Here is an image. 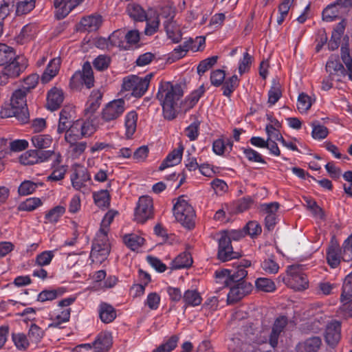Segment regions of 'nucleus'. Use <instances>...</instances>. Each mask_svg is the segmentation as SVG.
Masks as SVG:
<instances>
[{
  "mask_svg": "<svg viewBox=\"0 0 352 352\" xmlns=\"http://www.w3.org/2000/svg\"><path fill=\"white\" fill-rule=\"evenodd\" d=\"M118 214V212L116 210H109L103 217L100 228L96 233L90 253V258L92 263L96 265L104 262L109 254L111 247L107 233L110 224Z\"/></svg>",
  "mask_w": 352,
  "mask_h": 352,
  "instance_id": "1",
  "label": "nucleus"
},
{
  "mask_svg": "<svg viewBox=\"0 0 352 352\" xmlns=\"http://www.w3.org/2000/svg\"><path fill=\"white\" fill-rule=\"evenodd\" d=\"M183 94L182 87L178 83L163 82L160 85L157 97L162 107L165 118L173 120L175 118Z\"/></svg>",
  "mask_w": 352,
  "mask_h": 352,
  "instance_id": "2",
  "label": "nucleus"
},
{
  "mask_svg": "<svg viewBox=\"0 0 352 352\" xmlns=\"http://www.w3.org/2000/svg\"><path fill=\"white\" fill-rule=\"evenodd\" d=\"M127 13L135 21H143L146 20V26L144 32L146 35H152L156 32L159 28L160 19L155 15V12L151 10L148 15L139 6L134 3L129 4Z\"/></svg>",
  "mask_w": 352,
  "mask_h": 352,
  "instance_id": "3",
  "label": "nucleus"
},
{
  "mask_svg": "<svg viewBox=\"0 0 352 352\" xmlns=\"http://www.w3.org/2000/svg\"><path fill=\"white\" fill-rule=\"evenodd\" d=\"M27 92L25 89H19L14 91L10 99V109L9 117H16L22 124L29 120V113L26 100Z\"/></svg>",
  "mask_w": 352,
  "mask_h": 352,
  "instance_id": "4",
  "label": "nucleus"
},
{
  "mask_svg": "<svg viewBox=\"0 0 352 352\" xmlns=\"http://www.w3.org/2000/svg\"><path fill=\"white\" fill-rule=\"evenodd\" d=\"M153 74H148L144 78L135 75L129 76L123 79L122 91L127 92L126 96L141 97L146 91Z\"/></svg>",
  "mask_w": 352,
  "mask_h": 352,
  "instance_id": "5",
  "label": "nucleus"
},
{
  "mask_svg": "<svg viewBox=\"0 0 352 352\" xmlns=\"http://www.w3.org/2000/svg\"><path fill=\"white\" fill-rule=\"evenodd\" d=\"M173 214L175 219L183 226L189 229L194 226L195 210L184 197L178 198L174 205Z\"/></svg>",
  "mask_w": 352,
  "mask_h": 352,
  "instance_id": "6",
  "label": "nucleus"
},
{
  "mask_svg": "<svg viewBox=\"0 0 352 352\" xmlns=\"http://www.w3.org/2000/svg\"><path fill=\"white\" fill-rule=\"evenodd\" d=\"M75 300L74 298H67L58 302L56 309L50 314V320L52 323L49 327H58L62 323L69 321L70 318L71 309L68 307Z\"/></svg>",
  "mask_w": 352,
  "mask_h": 352,
  "instance_id": "7",
  "label": "nucleus"
},
{
  "mask_svg": "<svg viewBox=\"0 0 352 352\" xmlns=\"http://www.w3.org/2000/svg\"><path fill=\"white\" fill-rule=\"evenodd\" d=\"M3 68V73L0 75V85L7 82L8 78H15L25 70L28 66V60L22 56H14Z\"/></svg>",
  "mask_w": 352,
  "mask_h": 352,
  "instance_id": "8",
  "label": "nucleus"
},
{
  "mask_svg": "<svg viewBox=\"0 0 352 352\" xmlns=\"http://www.w3.org/2000/svg\"><path fill=\"white\" fill-rule=\"evenodd\" d=\"M126 108L123 99H116L106 104L102 109L100 116L104 122H111L119 118Z\"/></svg>",
  "mask_w": 352,
  "mask_h": 352,
  "instance_id": "9",
  "label": "nucleus"
},
{
  "mask_svg": "<svg viewBox=\"0 0 352 352\" xmlns=\"http://www.w3.org/2000/svg\"><path fill=\"white\" fill-rule=\"evenodd\" d=\"M70 179L74 189L82 191L91 181V175L85 167L76 164L73 166Z\"/></svg>",
  "mask_w": 352,
  "mask_h": 352,
  "instance_id": "10",
  "label": "nucleus"
},
{
  "mask_svg": "<svg viewBox=\"0 0 352 352\" xmlns=\"http://www.w3.org/2000/svg\"><path fill=\"white\" fill-rule=\"evenodd\" d=\"M153 214V199L148 196L140 197L135 210V219L139 223H144Z\"/></svg>",
  "mask_w": 352,
  "mask_h": 352,
  "instance_id": "11",
  "label": "nucleus"
},
{
  "mask_svg": "<svg viewBox=\"0 0 352 352\" xmlns=\"http://www.w3.org/2000/svg\"><path fill=\"white\" fill-rule=\"evenodd\" d=\"M287 274L289 276L287 284L293 289L302 291L308 287L309 281L307 276L300 273L296 267L291 266L288 267Z\"/></svg>",
  "mask_w": 352,
  "mask_h": 352,
  "instance_id": "12",
  "label": "nucleus"
},
{
  "mask_svg": "<svg viewBox=\"0 0 352 352\" xmlns=\"http://www.w3.org/2000/svg\"><path fill=\"white\" fill-rule=\"evenodd\" d=\"M324 338L327 345L336 346L341 338V324L339 321L331 320L329 322L324 331Z\"/></svg>",
  "mask_w": 352,
  "mask_h": 352,
  "instance_id": "13",
  "label": "nucleus"
},
{
  "mask_svg": "<svg viewBox=\"0 0 352 352\" xmlns=\"http://www.w3.org/2000/svg\"><path fill=\"white\" fill-rule=\"evenodd\" d=\"M252 290V285L246 281L232 283L228 294L227 300L229 304L236 302L248 295Z\"/></svg>",
  "mask_w": 352,
  "mask_h": 352,
  "instance_id": "14",
  "label": "nucleus"
},
{
  "mask_svg": "<svg viewBox=\"0 0 352 352\" xmlns=\"http://www.w3.org/2000/svg\"><path fill=\"white\" fill-rule=\"evenodd\" d=\"M84 0H54L55 14L60 19L67 16L70 12Z\"/></svg>",
  "mask_w": 352,
  "mask_h": 352,
  "instance_id": "15",
  "label": "nucleus"
},
{
  "mask_svg": "<svg viewBox=\"0 0 352 352\" xmlns=\"http://www.w3.org/2000/svg\"><path fill=\"white\" fill-rule=\"evenodd\" d=\"M238 256V254L232 251L230 237L223 234L219 241L218 258L222 261H226Z\"/></svg>",
  "mask_w": 352,
  "mask_h": 352,
  "instance_id": "16",
  "label": "nucleus"
},
{
  "mask_svg": "<svg viewBox=\"0 0 352 352\" xmlns=\"http://www.w3.org/2000/svg\"><path fill=\"white\" fill-rule=\"evenodd\" d=\"M322 346V342L318 336H311L300 342L296 346L298 352H318Z\"/></svg>",
  "mask_w": 352,
  "mask_h": 352,
  "instance_id": "17",
  "label": "nucleus"
},
{
  "mask_svg": "<svg viewBox=\"0 0 352 352\" xmlns=\"http://www.w3.org/2000/svg\"><path fill=\"white\" fill-rule=\"evenodd\" d=\"M184 146L179 144L177 148L173 149L160 164L159 169L163 170L166 168L179 164L182 159Z\"/></svg>",
  "mask_w": 352,
  "mask_h": 352,
  "instance_id": "18",
  "label": "nucleus"
},
{
  "mask_svg": "<svg viewBox=\"0 0 352 352\" xmlns=\"http://www.w3.org/2000/svg\"><path fill=\"white\" fill-rule=\"evenodd\" d=\"M287 322V320L284 316L279 317L275 320L269 336V343L272 347L274 348L277 346L279 336L286 326Z\"/></svg>",
  "mask_w": 352,
  "mask_h": 352,
  "instance_id": "19",
  "label": "nucleus"
},
{
  "mask_svg": "<svg viewBox=\"0 0 352 352\" xmlns=\"http://www.w3.org/2000/svg\"><path fill=\"white\" fill-rule=\"evenodd\" d=\"M92 344L94 352H107L112 344L111 333L107 331L100 333Z\"/></svg>",
  "mask_w": 352,
  "mask_h": 352,
  "instance_id": "20",
  "label": "nucleus"
},
{
  "mask_svg": "<svg viewBox=\"0 0 352 352\" xmlns=\"http://www.w3.org/2000/svg\"><path fill=\"white\" fill-rule=\"evenodd\" d=\"M60 66V59L59 58L52 59L41 76V82L46 84L51 81L58 74Z\"/></svg>",
  "mask_w": 352,
  "mask_h": 352,
  "instance_id": "21",
  "label": "nucleus"
},
{
  "mask_svg": "<svg viewBox=\"0 0 352 352\" xmlns=\"http://www.w3.org/2000/svg\"><path fill=\"white\" fill-rule=\"evenodd\" d=\"M80 78L87 88H91L94 86V76L92 68L89 63H84L82 72H76L72 76V80H77Z\"/></svg>",
  "mask_w": 352,
  "mask_h": 352,
  "instance_id": "22",
  "label": "nucleus"
},
{
  "mask_svg": "<svg viewBox=\"0 0 352 352\" xmlns=\"http://www.w3.org/2000/svg\"><path fill=\"white\" fill-rule=\"evenodd\" d=\"M63 92L56 87L52 88L47 94V107L51 111L56 110L63 101Z\"/></svg>",
  "mask_w": 352,
  "mask_h": 352,
  "instance_id": "23",
  "label": "nucleus"
},
{
  "mask_svg": "<svg viewBox=\"0 0 352 352\" xmlns=\"http://www.w3.org/2000/svg\"><path fill=\"white\" fill-rule=\"evenodd\" d=\"M343 8L338 4L336 1L335 3L327 6L322 11V20L326 22H331L338 18L343 12Z\"/></svg>",
  "mask_w": 352,
  "mask_h": 352,
  "instance_id": "24",
  "label": "nucleus"
},
{
  "mask_svg": "<svg viewBox=\"0 0 352 352\" xmlns=\"http://www.w3.org/2000/svg\"><path fill=\"white\" fill-rule=\"evenodd\" d=\"M204 88L201 86L199 89L192 91L188 96L186 98L184 101L180 103L179 111H187L192 108L199 101V98L204 93Z\"/></svg>",
  "mask_w": 352,
  "mask_h": 352,
  "instance_id": "25",
  "label": "nucleus"
},
{
  "mask_svg": "<svg viewBox=\"0 0 352 352\" xmlns=\"http://www.w3.org/2000/svg\"><path fill=\"white\" fill-rule=\"evenodd\" d=\"M102 19L100 15H89L80 21L82 30L88 32L97 30L102 25Z\"/></svg>",
  "mask_w": 352,
  "mask_h": 352,
  "instance_id": "26",
  "label": "nucleus"
},
{
  "mask_svg": "<svg viewBox=\"0 0 352 352\" xmlns=\"http://www.w3.org/2000/svg\"><path fill=\"white\" fill-rule=\"evenodd\" d=\"M99 316L104 323H110L116 318V309L109 304L102 302L98 308Z\"/></svg>",
  "mask_w": 352,
  "mask_h": 352,
  "instance_id": "27",
  "label": "nucleus"
},
{
  "mask_svg": "<svg viewBox=\"0 0 352 352\" xmlns=\"http://www.w3.org/2000/svg\"><path fill=\"white\" fill-rule=\"evenodd\" d=\"M53 141L52 137L48 134H36L31 138L32 146L39 150L50 148Z\"/></svg>",
  "mask_w": 352,
  "mask_h": 352,
  "instance_id": "28",
  "label": "nucleus"
},
{
  "mask_svg": "<svg viewBox=\"0 0 352 352\" xmlns=\"http://www.w3.org/2000/svg\"><path fill=\"white\" fill-rule=\"evenodd\" d=\"M164 23L168 38L174 43L179 42L182 38V34L177 22L173 20L164 21Z\"/></svg>",
  "mask_w": 352,
  "mask_h": 352,
  "instance_id": "29",
  "label": "nucleus"
},
{
  "mask_svg": "<svg viewBox=\"0 0 352 352\" xmlns=\"http://www.w3.org/2000/svg\"><path fill=\"white\" fill-rule=\"evenodd\" d=\"M326 70L330 76H336L344 74V66L339 60L337 56H331L326 64Z\"/></svg>",
  "mask_w": 352,
  "mask_h": 352,
  "instance_id": "30",
  "label": "nucleus"
},
{
  "mask_svg": "<svg viewBox=\"0 0 352 352\" xmlns=\"http://www.w3.org/2000/svg\"><path fill=\"white\" fill-rule=\"evenodd\" d=\"M79 120L73 122L70 127L65 131V140L68 143H74L83 137Z\"/></svg>",
  "mask_w": 352,
  "mask_h": 352,
  "instance_id": "31",
  "label": "nucleus"
},
{
  "mask_svg": "<svg viewBox=\"0 0 352 352\" xmlns=\"http://www.w3.org/2000/svg\"><path fill=\"white\" fill-rule=\"evenodd\" d=\"M183 301L186 307H196L201 303L202 298L195 289H188L183 295Z\"/></svg>",
  "mask_w": 352,
  "mask_h": 352,
  "instance_id": "32",
  "label": "nucleus"
},
{
  "mask_svg": "<svg viewBox=\"0 0 352 352\" xmlns=\"http://www.w3.org/2000/svg\"><path fill=\"white\" fill-rule=\"evenodd\" d=\"M179 340V337L178 335H173L165 339L164 342L154 349L152 352H171L177 346Z\"/></svg>",
  "mask_w": 352,
  "mask_h": 352,
  "instance_id": "33",
  "label": "nucleus"
},
{
  "mask_svg": "<svg viewBox=\"0 0 352 352\" xmlns=\"http://www.w3.org/2000/svg\"><path fill=\"white\" fill-rule=\"evenodd\" d=\"M192 263V258L188 252H183L179 254L171 263L173 270L190 267Z\"/></svg>",
  "mask_w": 352,
  "mask_h": 352,
  "instance_id": "34",
  "label": "nucleus"
},
{
  "mask_svg": "<svg viewBox=\"0 0 352 352\" xmlns=\"http://www.w3.org/2000/svg\"><path fill=\"white\" fill-rule=\"evenodd\" d=\"M102 94L98 91H93L86 104L85 111L87 113L93 114L100 107Z\"/></svg>",
  "mask_w": 352,
  "mask_h": 352,
  "instance_id": "35",
  "label": "nucleus"
},
{
  "mask_svg": "<svg viewBox=\"0 0 352 352\" xmlns=\"http://www.w3.org/2000/svg\"><path fill=\"white\" fill-rule=\"evenodd\" d=\"M125 32L123 30H116L109 36V42L111 45L118 47L120 49L128 50V45L125 43Z\"/></svg>",
  "mask_w": 352,
  "mask_h": 352,
  "instance_id": "36",
  "label": "nucleus"
},
{
  "mask_svg": "<svg viewBox=\"0 0 352 352\" xmlns=\"http://www.w3.org/2000/svg\"><path fill=\"white\" fill-rule=\"evenodd\" d=\"M138 114L135 111L129 112L125 116L126 135L131 138L135 133L137 126Z\"/></svg>",
  "mask_w": 352,
  "mask_h": 352,
  "instance_id": "37",
  "label": "nucleus"
},
{
  "mask_svg": "<svg viewBox=\"0 0 352 352\" xmlns=\"http://www.w3.org/2000/svg\"><path fill=\"white\" fill-rule=\"evenodd\" d=\"M314 100L311 96L305 93H300L298 96L297 100V109L298 111L303 114L306 113L311 108Z\"/></svg>",
  "mask_w": 352,
  "mask_h": 352,
  "instance_id": "38",
  "label": "nucleus"
},
{
  "mask_svg": "<svg viewBox=\"0 0 352 352\" xmlns=\"http://www.w3.org/2000/svg\"><path fill=\"white\" fill-rule=\"evenodd\" d=\"M65 212V207L63 206H56L50 210L45 215L46 223H55L58 222L60 218Z\"/></svg>",
  "mask_w": 352,
  "mask_h": 352,
  "instance_id": "39",
  "label": "nucleus"
},
{
  "mask_svg": "<svg viewBox=\"0 0 352 352\" xmlns=\"http://www.w3.org/2000/svg\"><path fill=\"white\" fill-rule=\"evenodd\" d=\"M327 260L328 264L335 268L338 266L342 259V252L338 248L331 247L327 252Z\"/></svg>",
  "mask_w": 352,
  "mask_h": 352,
  "instance_id": "40",
  "label": "nucleus"
},
{
  "mask_svg": "<svg viewBox=\"0 0 352 352\" xmlns=\"http://www.w3.org/2000/svg\"><path fill=\"white\" fill-rule=\"evenodd\" d=\"M43 185L42 182L25 180L19 186L18 192L20 195L27 196L32 194L38 186H42Z\"/></svg>",
  "mask_w": 352,
  "mask_h": 352,
  "instance_id": "41",
  "label": "nucleus"
},
{
  "mask_svg": "<svg viewBox=\"0 0 352 352\" xmlns=\"http://www.w3.org/2000/svg\"><path fill=\"white\" fill-rule=\"evenodd\" d=\"M241 149L248 161L263 164L266 163L262 155L251 147H242Z\"/></svg>",
  "mask_w": 352,
  "mask_h": 352,
  "instance_id": "42",
  "label": "nucleus"
},
{
  "mask_svg": "<svg viewBox=\"0 0 352 352\" xmlns=\"http://www.w3.org/2000/svg\"><path fill=\"white\" fill-rule=\"evenodd\" d=\"M14 56L15 52L12 47L0 43V66L8 64Z\"/></svg>",
  "mask_w": 352,
  "mask_h": 352,
  "instance_id": "43",
  "label": "nucleus"
},
{
  "mask_svg": "<svg viewBox=\"0 0 352 352\" xmlns=\"http://www.w3.org/2000/svg\"><path fill=\"white\" fill-rule=\"evenodd\" d=\"M43 204L38 197H30L19 204L18 210L20 211H33Z\"/></svg>",
  "mask_w": 352,
  "mask_h": 352,
  "instance_id": "44",
  "label": "nucleus"
},
{
  "mask_svg": "<svg viewBox=\"0 0 352 352\" xmlns=\"http://www.w3.org/2000/svg\"><path fill=\"white\" fill-rule=\"evenodd\" d=\"M124 243L132 250H136L140 248L144 241V238L136 234H129L124 236Z\"/></svg>",
  "mask_w": 352,
  "mask_h": 352,
  "instance_id": "45",
  "label": "nucleus"
},
{
  "mask_svg": "<svg viewBox=\"0 0 352 352\" xmlns=\"http://www.w3.org/2000/svg\"><path fill=\"white\" fill-rule=\"evenodd\" d=\"M232 142L229 139H217L213 142L212 150L219 155H223L226 151L231 150Z\"/></svg>",
  "mask_w": 352,
  "mask_h": 352,
  "instance_id": "46",
  "label": "nucleus"
},
{
  "mask_svg": "<svg viewBox=\"0 0 352 352\" xmlns=\"http://www.w3.org/2000/svg\"><path fill=\"white\" fill-rule=\"evenodd\" d=\"M294 0H283L278 8V15L277 16V23L280 25L285 21L289 14V11L293 5Z\"/></svg>",
  "mask_w": 352,
  "mask_h": 352,
  "instance_id": "47",
  "label": "nucleus"
},
{
  "mask_svg": "<svg viewBox=\"0 0 352 352\" xmlns=\"http://www.w3.org/2000/svg\"><path fill=\"white\" fill-rule=\"evenodd\" d=\"M351 298H352V272L344 280L340 300L347 302Z\"/></svg>",
  "mask_w": 352,
  "mask_h": 352,
  "instance_id": "48",
  "label": "nucleus"
},
{
  "mask_svg": "<svg viewBox=\"0 0 352 352\" xmlns=\"http://www.w3.org/2000/svg\"><path fill=\"white\" fill-rule=\"evenodd\" d=\"M239 78L236 75L226 79L223 85V94L225 96L230 97L235 89L238 87Z\"/></svg>",
  "mask_w": 352,
  "mask_h": 352,
  "instance_id": "49",
  "label": "nucleus"
},
{
  "mask_svg": "<svg viewBox=\"0 0 352 352\" xmlns=\"http://www.w3.org/2000/svg\"><path fill=\"white\" fill-rule=\"evenodd\" d=\"M71 115L66 109L61 111L60 113L59 122L58 124L57 132L61 134L65 132L72 125L71 124Z\"/></svg>",
  "mask_w": 352,
  "mask_h": 352,
  "instance_id": "50",
  "label": "nucleus"
},
{
  "mask_svg": "<svg viewBox=\"0 0 352 352\" xmlns=\"http://www.w3.org/2000/svg\"><path fill=\"white\" fill-rule=\"evenodd\" d=\"M94 203L100 208H105L109 205L110 196L107 190H101L94 193Z\"/></svg>",
  "mask_w": 352,
  "mask_h": 352,
  "instance_id": "51",
  "label": "nucleus"
},
{
  "mask_svg": "<svg viewBox=\"0 0 352 352\" xmlns=\"http://www.w3.org/2000/svg\"><path fill=\"white\" fill-rule=\"evenodd\" d=\"M255 285L258 290L264 292H272L276 289L275 283L267 278H258L255 281Z\"/></svg>",
  "mask_w": 352,
  "mask_h": 352,
  "instance_id": "52",
  "label": "nucleus"
},
{
  "mask_svg": "<svg viewBox=\"0 0 352 352\" xmlns=\"http://www.w3.org/2000/svg\"><path fill=\"white\" fill-rule=\"evenodd\" d=\"M311 126L312 127L311 136L314 139L321 140L328 135L329 130L325 126L318 122H312Z\"/></svg>",
  "mask_w": 352,
  "mask_h": 352,
  "instance_id": "53",
  "label": "nucleus"
},
{
  "mask_svg": "<svg viewBox=\"0 0 352 352\" xmlns=\"http://www.w3.org/2000/svg\"><path fill=\"white\" fill-rule=\"evenodd\" d=\"M215 278L217 283L225 286H231L233 283L231 271L229 270L224 269L216 271Z\"/></svg>",
  "mask_w": 352,
  "mask_h": 352,
  "instance_id": "54",
  "label": "nucleus"
},
{
  "mask_svg": "<svg viewBox=\"0 0 352 352\" xmlns=\"http://www.w3.org/2000/svg\"><path fill=\"white\" fill-rule=\"evenodd\" d=\"M38 164L48 161L52 156L56 157L55 162L59 164L61 162V155L59 153L55 152L54 150L38 151Z\"/></svg>",
  "mask_w": 352,
  "mask_h": 352,
  "instance_id": "55",
  "label": "nucleus"
},
{
  "mask_svg": "<svg viewBox=\"0 0 352 352\" xmlns=\"http://www.w3.org/2000/svg\"><path fill=\"white\" fill-rule=\"evenodd\" d=\"M36 0H23L19 1L16 4V12L19 15H23L29 13L34 8Z\"/></svg>",
  "mask_w": 352,
  "mask_h": 352,
  "instance_id": "56",
  "label": "nucleus"
},
{
  "mask_svg": "<svg viewBox=\"0 0 352 352\" xmlns=\"http://www.w3.org/2000/svg\"><path fill=\"white\" fill-rule=\"evenodd\" d=\"M54 250H46L38 254L36 257V264L39 267L46 266L50 264L54 257Z\"/></svg>",
  "mask_w": 352,
  "mask_h": 352,
  "instance_id": "57",
  "label": "nucleus"
},
{
  "mask_svg": "<svg viewBox=\"0 0 352 352\" xmlns=\"http://www.w3.org/2000/svg\"><path fill=\"white\" fill-rule=\"evenodd\" d=\"M20 162L24 165L38 164L37 150L32 149L25 152L20 157Z\"/></svg>",
  "mask_w": 352,
  "mask_h": 352,
  "instance_id": "58",
  "label": "nucleus"
},
{
  "mask_svg": "<svg viewBox=\"0 0 352 352\" xmlns=\"http://www.w3.org/2000/svg\"><path fill=\"white\" fill-rule=\"evenodd\" d=\"M282 92L278 83H274L268 91V104L274 105L281 97Z\"/></svg>",
  "mask_w": 352,
  "mask_h": 352,
  "instance_id": "59",
  "label": "nucleus"
},
{
  "mask_svg": "<svg viewBox=\"0 0 352 352\" xmlns=\"http://www.w3.org/2000/svg\"><path fill=\"white\" fill-rule=\"evenodd\" d=\"M340 250L342 261L349 262L352 260V234L345 240Z\"/></svg>",
  "mask_w": 352,
  "mask_h": 352,
  "instance_id": "60",
  "label": "nucleus"
},
{
  "mask_svg": "<svg viewBox=\"0 0 352 352\" xmlns=\"http://www.w3.org/2000/svg\"><path fill=\"white\" fill-rule=\"evenodd\" d=\"M218 57L216 56H211L207 58L199 63L197 66V72L199 75H203L206 72L210 69L212 66H214L217 61Z\"/></svg>",
  "mask_w": 352,
  "mask_h": 352,
  "instance_id": "61",
  "label": "nucleus"
},
{
  "mask_svg": "<svg viewBox=\"0 0 352 352\" xmlns=\"http://www.w3.org/2000/svg\"><path fill=\"white\" fill-rule=\"evenodd\" d=\"M160 296L157 293L151 292L148 294L144 301V305L151 310H156L160 306Z\"/></svg>",
  "mask_w": 352,
  "mask_h": 352,
  "instance_id": "62",
  "label": "nucleus"
},
{
  "mask_svg": "<svg viewBox=\"0 0 352 352\" xmlns=\"http://www.w3.org/2000/svg\"><path fill=\"white\" fill-rule=\"evenodd\" d=\"M252 62V57L245 52L243 54V58L239 62V72L241 75L247 72Z\"/></svg>",
  "mask_w": 352,
  "mask_h": 352,
  "instance_id": "63",
  "label": "nucleus"
},
{
  "mask_svg": "<svg viewBox=\"0 0 352 352\" xmlns=\"http://www.w3.org/2000/svg\"><path fill=\"white\" fill-rule=\"evenodd\" d=\"M199 124L200 122L196 120L186 128L185 134L190 141H194L198 138Z\"/></svg>",
  "mask_w": 352,
  "mask_h": 352,
  "instance_id": "64",
  "label": "nucleus"
}]
</instances>
